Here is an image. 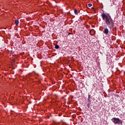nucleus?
I'll list each match as a JSON object with an SVG mask.
<instances>
[{
  "label": "nucleus",
  "instance_id": "1",
  "mask_svg": "<svg viewBox=\"0 0 125 125\" xmlns=\"http://www.w3.org/2000/svg\"><path fill=\"white\" fill-rule=\"evenodd\" d=\"M101 16L104 22L108 26V28H109L110 30L111 29H113V28H114V21L111 17V16H110L109 14H106L105 13H103L101 15Z\"/></svg>",
  "mask_w": 125,
  "mask_h": 125
},
{
  "label": "nucleus",
  "instance_id": "2",
  "mask_svg": "<svg viewBox=\"0 0 125 125\" xmlns=\"http://www.w3.org/2000/svg\"><path fill=\"white\" fill-rule=\"evenodd\" d=\"M111 121L114 123V125H123V122L119 118H113L111 119Z\"/></svg>",
  "mask_w": 125,
  "mask_h": 125
},
{
  "label": "nucleus",
  "instance_id": "3",
  "mask_svg": "<svg viewBox=\"0 0 125 125\" xmlns=\"http://www.w3.org/2000/svg\"><path fill=\"white\" fill-rule=\"evenodd\" d=\"M89 34L91 36H93V35L95 34V31L93 29H91L89 32Z\"/></svg>",
  "mask_w": 125,
  "mask_h": 125
},
{
  "label": "nucleus",
  "instance_id": "4",
  "mask_svg": "<svg viewBox=\"0 0 125 125\" xmlns=\"http://www.w3.org/2000/svg\"><path fill=\"white\" fill-rule=\"evenodd\" d=\"M103 33L104 34H105V35H108V33H109V29H108V28H105Z\"/></svg>",
  "mask_w": 125,
  "mask_h": 125
},
{
  "label": "nucleus",
  "instance_id": "5",
  "mask_svg": "<svg viewBox=\"0 0 125 125\" xmlns=\"http://www.w3.org/2000/svg\"><path fill=\"white\" fill-rule=\"evenodd\" d=\"M15 24L16 26H17L18 25V24H19V21L18 20H16L15 21Z\"/></svg>",
  "mask_w": 125,
  "mask_h": 125
},
{
  "label": "nucleus",
  "instance_id": "6",
  "mask_svg": "<svg viewBox=\"0 0 125 125\" xmlns=\"http://www.w3.org/2000/svg\"><path fill=\"white\" fill-rule=\"evenodd\" d=\"M90 95H89L88 97V102H89V103H91V100H90Z\"/></svg>",
  "mask_w": 125,
  "mask_h": 125
},
{
  "label": "nucleus",
  "instance_id": "7",
  "mask_svg": "<svg viewBox=\"0 0 125 125\" xmlns=\"http://www.w3.org/2000/svg\"><path fill=\"white\" fill-rule=\"evenodd\" d=\"M74 13L75 14H76V15H78V10H77V9H75Z\"/></svg>",
  "mask_w": 125,
  "mask_h": 125
},
{
  "label": "nucleus",
  "instance_id": "8",
  "mask_svg": "<svg viewBox=\"0 0 125 125\" xmlns=\"http://www.w3.org/2000/svg\"><path fill=\"white\" fill-rule=\"evenodd\" d=\"M90 104H91V103H89L88 102L87 104L88 108H89V107H90Z\"/></svg>",
  "mask_w": 125,
  "mask_h": 125
},
{
  "label": "nucleus",
  "instance_id": "9",
  "mask_svg": "<svg viewBox=\"0 0 125 125\" xmlns=\"http://www.w3.org/2000/svg\"><path fill=\"white\" fill-rule=\"evenodd\" d=\"M55 48H56V49H58V48H59V45H56Z\"/></svg>",
  "mask_w": 125,
  "mask_h": 125
},
{
  "label": "nucleus",
  "instance_id": "10",
  "mask_svg": "<svg viewBox=\"0 0 125 125\" xmlns=\"http://www.w3.org/2000/svg\"><path fill=\"white\" fill-rule=\"evenodd\" d=\"M88 6L89 7H91V6H92V4H91V3L88 4Z\"/></svg>",
  "mask_w": 125,
  "mask_h": 125
}]
</instances>
